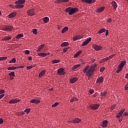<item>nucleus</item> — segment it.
Here are the masks:
<instances>
[{"mask_svg": "<svg viewBox=\"0 0 128 128\" xmlns=\"http://www.w3.org/2000/svg\"><path fill=\"white\" fill-rule=\"evenodd\" d=\"M24 2H26V0H18L16 2V4H24Z\"/></svg>", "mask_w": 128, "mask_h": 128, "instance_id": "19", "label": "nucleus"}, {"mask_svg": "<svg viewBox=\"0 0 128 128\" xmlns=\"http://www.w3.org/2000/svg\"><path fill=\"white\" fill-rule=\"evenodd\" d=\"M124 116H128V113L126 112H124L123 114Z\"/></svg>", "mask_w": 128, "mask_h": 128, "instance_id": "58", "label": "nucleus"}, {"mask_svg": "<svg viewBox=\"0 0 128 128\" xmlns=\"http://www.w3.org/2000/svg\"><path fill=\"white\" fill-rule=\"evenodd\" d=\"M80 36H75L73 38V40H74V41L78 40H80Z\"/></svg>", "mask_w": 128, "mask_h": 128, "instance_id": "35", "label": "nucleus"}, {"mask_svg": "<svg viewBox=\"0 0 128 128\" xmlns=\"http://www.w3.org/2000/svg\"><path fill=\"white\" fill-rule=\"evenodd\" d=\"M106 32V28H102L100 30L98 31V33L100 34H102V32Z\"/></svg>", "mask_w": 128, "mask_h": 128, "instance_id": "38", "label": "nucleus"}, {"mask_svg": "<svg viewBox=\"0 0 128 128\" xmlns=\"http://www.w3.org/2000/svg\"><path fill=\"white\" fill-rule=\"evenodd\" d=\"M9 6H10V8H16V6H14V5H12V4H10V5H9Z\"/></svg>", "mask_w": 128, "mask_h": 128, "instance_id": "55", "label": "nucleus"}, {"mask_svg": "<svg viewBox=\"0 0 128 128\" xmlns=\"http://www.w3.org/2000/svg\"><path fill=\"white\" fill-rule=\"evenodd\" d=\"M16 62V58H13L12 60H11L10 62V64H12V62Z\"/></svg>", "mask_w": 128, "mask_h": 128, "instance_id": "43", "label": "nucleus"}, {"mask_svg": "<svg viewBox=\"0 0 128 128\" xmlns=\"http://www.w3.org/2000/svg\"><path fill=\"white\" fill-rule=\"evenodd\" d=\"M125 111L126 109L122 110L120 113L117 114V115L116 116V118H120V116H122V114H124V112Z\"/></svg>", "mask_w": 128, "mask_h": 128, "instance_id": "8", "label": "nucleus"}, {"mask_svg": "<svg viewBox=\"0 0 128 128\" xmlns=\"http://www.w3.org/2000/svg\"><path fill=\"white\" fill-rule=\"evenodd\" d=\"M71 10H72V7H68V8H66V9L65 12H68V14H70V12Z\"/></svg>", "mask_w": 128, "mask_h": 128, "instance_id": "36", "label": "nucleus"}, {"mask_svg": "<svg viewBox=\"0 0 128 128\" xmlns=\"http://www.w3.org/2000/svg\"><path fill=\"white\" fill-rule=\"evenodd\" d=\"M104 82V76H100L96 80V82L98 84H102Z\"/></svg>", "mask_w": 128, "mask_h": 128, "instance_id": "14", "label": "nucleus"}, {"mask_svg": "<svg viewBox=\"0 0 128 128\" xmlns=\"http://www.w3.org/2000/svg\"><path fill=\"white\" fill-rule=\"evenodd\" d=\"M69 44L68 42H64L61 44V46H68Z\"/></svg>", "mask_w": 128, "mask_h": 128, "instance_id": "30", "label": "nucleus"}, {"mask_svg": "<svg viewBox=\"0 0 128 128\" xmlns=\"http://www.w3.org/2000/svg\"><path fill=\"white\" fill-rule=\"evenodd\" d=\"M8 60V57L6 56L0 57V62L1 60Z\"/></svg>", "mask_w": 128, "mask_h": 128, "instance_id": "42", "label": "nucleus"}, {"mask_svg": "<svg viewBox=\"0 0 128 128\" xmlns=\"http://www.w3.org/2000/svg\"><path fill=\"white\" fill-rule=\"evenodd\" d=\"M28 60H32V56H29L28 57Z\"/></svg>", "mask_w": 128, "mask_h": 128, "instance_id": "64", "label": "nucleus"}, {"mask_svg": "<svg viewBox=\"0 0 128 128\" xmlns=\"http://www.w3.org/2000/svg\"><path fill=\"white\" fill-rule=\"evenodd\" d=\"M82 50H79L74 55V58H78V56H80V54H82Z\"/></svg>", "mask_w": 128, "mask_h": 128, "instance_id": "27", "label": "nucleus"}, {"mask_svg": "<svg viewBox=\"0 0 128 128\" xmlns=\"http://www.w3.org/2000/svg\"><path fill=\"white\" fill-rule=\"evenodd\" d=\"M18 114V116L24 114V112H19Z\"/></svg>", "mask_w": 128, "mask_h": 128, "instance_id": "62", "label": "nucleus"}, {"mask_svg": "<svg viewBox=\"0 0 128 128\" xmlns=\"http://www.w3.org/2000/svg\"><path fill=\"white\" fill-rule=\"evenodd\" d=\"M80 64H78L77 65H74L72 68V70H76L78 68H80Z\"/></svg>", "mask_w": 128, "mask_h": 128, "instance_id": "25", "label": "nucleus"}, {"mask_svg": "<svg viewBox=\"0 0 128 128\" xmlns=\"http://www.w3.org/2000/svg\"><path fill=\"white\" fill-rule=\"evenodd\" d=\"M67 30H68V27L66 26L64 27L61 31L62 34H64L66 32H67Z\"/></svg>", "mask_w": 128, "mask_h": 128, "instance_id": "23", "label": "nucleus"}, {"mask_svg": "<svg viewBox=\"0 0 128 128\" xmlns=\"http://www.w3.org/2000/svg\"><path fill=\"white\" fill-rule=\"evenodd\" d=\"M98 108H100V104H92L90 106V108L92 110H98Z\"/></svg>", "mask_w": 128, "mask_h": 128, "instance_id": "5", "label": "nucleus"}, {"mask_svg": "<svg viewBox=\"0 0 128 128\" xmlns=\"http://www.w3.org/2000/svg\"><path fill=\"white\" fill-rule=\"evenodd\" d=\"M112 4L114 10H116V8H118V4H116V2L113 1L112 2Z\"/></svg>", "mask_w": 128, "mask_h": 128, "instance_id": "20", "label": "nucleus"}, {"mask_svg": "<svg viewBox=\"0 0 128 128\" xmlns=\"http://www.w3.org/2000/svg\"><path fill=\"white\" fill-rule=\"evenodd\" d=\"M106 62V58H104L102 59L100 62V64H102V62Z\"/></svg>", "mask_w": 128, "mask_h": 128, "instance_id": "47", "label": "nucleus"}, {"mask_svg": "<svg viewBox=\"0 0 128 128\" xmlns=\"http://www.w3.org/2000/svg\"><path fill=\"white\" fill-rule=\"evenodd\" d=\"M78 78H73L70 79V84H74V82H78Z\"/></svg>", "mask_w": 128, "mask_h": 128, "instance_id": "16", "label": "nucleus"}, {"mask_svg": "<svg viewBox=\"0 0 128 128\" xmlns=\"http://www.w3.org/2000/svg\"><path fill=\"white\" fill-rule=\"evenodd\" d=\"M20 102V100L18 99H12L9 102V104H16L17 102Z\"/></svg>", "mask_w": 128, "mask_h": 128, "instance_id": "15", "label": "nucleus"}, {"mask_svg": "<svg viewBox=\"0 0 128 128\" xmlns=\"http://www.w3.org/2000/svg\"><path fill=\"white\" fill-rule=\"evenodd\" d=\"M16 12H12L8 15V18H14L16 17Z\"/></svg>", "mask_w": 128, "mask_h": 128, "instance_id": "11", "label": "nucleus"}, {"mask_svg": "<svg viewBox=\"0 0 128 128\" xmlns=\"http://www.w3.org/2000/svg\"><path fill=\"white\" fill-rule=\"evenodd\" d=\"M16 70H18V68H24V66H16Z\"/></svg>", "mask_w": 128, "mask_h": 128, "instance_id": "49", "label": "nucleus"}, {"mask_svg": "<svg viewBox=\"0 0 128 128\" xmlns=\"http://www.w3.org/2000/svg\"><path fill=\"white\" fill-rule=\"evenodd\" d=\"M4 123V120H2V118H0V124H2Z\"/></svg>", "mask_w": 128, "mask_h": 128, "instance_id": "57", "label": "nucleus"}, {"mask_svg": "<svg viewBox=\"0 0 128 128\" xmlns=\"http://www.w3.org/2000/svg\"><path fill=\"white\" fill-rule=\"evenodd\" d=\"M48 20H50V18L48 17H44L43 18V21L45 24H47V22H48Z\"/></svg>", "mask_w": 128, "mask_h": 128, "instance_id": "26", "label": "nucleus"}, {"mask_svg": "<svg viewBox=\"0 0 128 128\" xmlns=\"http://www.w3.org/2000/svg\"><path fill=\"white\" fill-rule=\"evenodd\" d=\"M81 122H82V120H80V119L78 118H76L73 120V122H73V124H78Z\"/></svg>", "mask_w": 128, "mask_h": 128, "instance_id": "18", "label": "nucleus"}, {"mask_svg": "<svg viewBox=\"0 0 128 128\" xmlns=\"http://www.w3.org/2000/svg\"><path fill=\"white\" fill-rule=\"evenodd\" d=\"M106 36H108V30H106Z\"/></svg>", "mask_w": 128, "mask_h": 128, "instance_id": "59", "label": "nucleus"}, {"mask_svg": "<svg viewBox=\"0 0 128 128\" xmlns=\"http://www.w3.org/2000/svg\"><path fill=\"white\" fill-rule=\"evenodd\" d=\"M24 6V4H19L15 6V8H22Z\"/></svg>", "mask_w": 128, "mask_h": 128, "instance_id": "22", "label": "nucleus"}, {"mask_svg": "<svg viewBox=\"0 0 128 128\" xmlns=\"http://www.w3.org/2000/svg\"><path fill=\"white\" fill-rule=\"evenodd\" d=\"M27 14L28 16H34L35 13H34V9H31L27 11Z\"/></svg>", "mask_w": 128, "mask_h": 128, "instance_id": "6", "label": "nucleus"}, {"mask_svg": "<svg viewBox=\"0 0 128 128\" xmlns=\"http://www.w3.org/2000/svg\"><path fill=\"white\" fill-rule=\"evenodd\" d=\"M116 56V54H112V55H111V56H109L108 57H109V58L110 59V60H111V58H114V56Z\"/></svg>", "mask_w": 128, "mask_h": 128, "instance_id": "54", "label": "nucleus"}, {"mask_svg": "<svg viewBox=\"0 0 128 128\" xmlns=\"http://www.w3.org/2000/svg\"><path fill=\"white\" fill-rule=\"evenodd\" d=\"M14 27L10 26H6L2 28V30H4L5 32H12Z\"/></svg>", "mask_w": 128, "mask_h": 128, "instance_id": "3", "label": "nucleus"}, {"mask_svg": "<svg viewBox=\"0 0 128 128\" xmlns=\"http://www.w3.org/2000/svg\"><path fill=\"white\" fill-rule=\"evenodd\" d=\"M38 56H42L43 58H44L45 56H46V53H40L38 54Z\"/></svg>", "mask_w": 128, "mask_h": 128, "instance_id": "31", "label": "nucleus"}, {"mask_svg": "<svg viewBox=\"0 0 128 128\" xmlns=\"http://www.w3.org/2000/svg\"><path fill=\"white\" fill-rule=\"evenodd\" d=\"M7 70H16V66H11V67H8Z\"/></svg>", "mask_w": 128, "mask_h": 128, "instance_id": "29", "label": "nucleus"}, {"mask_svg": "<svg viewBox=\"0 0 128 128\" xmlns=\"http://www.w3.org/2000/svg\"><path fill=\"white\" fill-rule=\"evenodd\" d=\"M24 112H26L27 114H30V108H27V109H26V110H24Z\"/></svg>", "mask_w": 128, "mask_h": 128, "instance_id": "40", "label": "nucleus"}, {"mask_svg": "<svg viewBox=\"0 0 128 128\" xmlns=\"http://www.w3.org/2000/svg\"><path fill=\"white\" fill-rule=\"evenodd\" d=\"M93 48H94V50H102V46H98L96 44H94L93 46Z\"/></svg>", "mask_w": 128, "mask_h": 128, "instance_id": "7", "label": "nucleus"}, {"mask_svg": "<svg viewBox=\"0 0 128 128\" xmlns=\"http://www.w3.org/2000/svg\"><path fill=\"white\" fill-rule=\"evenodd\" d=\"M24 36V34H18V36H16V38H22Z\"/></svg>", "mask_w": 128, "mask_h": 128, "instance_id": "37", "label": "nucleus"}, {"mask_svg": "<svg viewBox=\"0 0 128 128\" xmlns=\"http://www.w3.org/2000/svg\"><path fill=\"white\" fill-rule=\"evenodd\" d=\"M104 70H106V68L102 67V68H100V72H102L104 71Z\"/></svg>", "mask_w": 128, "mask_h": 128, "instance_id": "51", "label": "nucleus"}, {"mask_svg": "<svg viewBox=\"0 0 128 128\" xmlns=\"http://www.w3.org/2000/svg\"><path fill=\"white\" fill-rule=\"evenodd\" d=\"M44 74H46V70H43L39 74V78H42Z\"/></svg>", "mask_w": 128, "mask_h": 128, "instance_id": "21", "label": "nucleus"}, {"mask_svg": "<svg viewBox=\"0 0 128 128\" xmlns=\"http://www.w3.org/2000/svg\"><path fill=\"white\" fill-rule=\"evenodd\" d=\"M92 40V38H89L87 39L86 40H85L82 44V46H86Z\"/></svg>", "mask_w": 128, "mask_h": 128, "instance_id": "9", "label": "nucleus"}, {"mask_svg": "<svg viewBox=\"0 0 128 128\" xmlns=\"http://www.w3.org/2000/svg\"><path fill=\"white\" fill-rule=\"evenodd\" d=\"M89 92L91 94H92L94 92V90L92 89H91L89 90Z\"/></svg>", "mask_w": 128, "mask_h": 128, "instance_id": "53", "label": "nucleus"}, {"mask_svg": "<svg viewBox=\"0 0 128 128\" xmlns=\"http://www.w3.org/2000/svg\"><path fill=\"white\" fill-rule=\"evenodd\" d=\"M86 4H92V0H86Z\"/></svg>", "mask_w": 128, "mask_h": 128, "instance_id": "50", "label": "nucleus"}, {"mask_svg": "<svg viewBox=\"0 0 128 128\" xmlns=\"http://www.w3.org/2000/svg\"><path fill=\"white\" fill-rule=\"evenodd\" d=\"M108 22H112V18H110L108 19Z\"/></svg>", "mask_w": 128, "mask_h": 128, "instance_id": "63", "label": "nucleus"}, {"mask_svg": "<svg viewBox=\"0 0 128 128\" xmlns=\"http://www.w3.org/2000/svg\"><path fill=\"white\" fill-rule=\"evenodd\" d=\"M107 92L106 91H104L103 92H102L100 94V96H104L106 95Z\"/></svg>", "mask_w": 128, "mask_h": 128, "instance_id": "39", "label": "nucleus"}, {"mask_svg": "<svg viewBox=\"0 0 128 128\" xmlns=\"http://www.w3.org/2000/svg\"><path fill=\"white\" fill-rule=\"evenodd\" d=\"M32 32L34 34H38V30L36 28L32 30Z\"/></svg>", "mask_w": 128, "mask_h": 128, "instance_id": "46", "label": "nucleus"}, {"mask_svg": "<svg viewBox=\"0 0 128 128\" xmlns=\"http://www.w3.org/2000/svg\"><path fill=\"white\" fill-rule=\"evenodd\" d=\"M4 94H2L0 95V100H2V98H4Z\"/></svg>", "mask_w": 128, "mask_h": 128, "instance_id": "60", "label": "nucleus"}, {"mask_svg": "<svg viewBox=\"0 0 128 128\" xmlns=\"http://www.w3.org/2000/svg\"><path fill=\"white\" fill-rule=\"evenodd\" d=\"M44 44H42V45H40V46H39L37 50V52H40V50H42V48H44Z\"/></svg>", "mask_w": 128, "mask_h": 128, "instance_id": "24", "label": "nucleus"}, {"mask_svg": "<svg viewBox=\"0 0 128 128\" xmlns=\"http://www.w3.org/2000/svg\"><path fill=\"white\" fill-rule=\"evenodd\" d=\"M78 12V8H71L70 12H69L68 14L72 16V14H76V12Z\"/></svg>", "mask_w": 128, "mask_h": 128, "instance_id": "4", "label": "nucleus"}, {"mask_svg": "<svg viewBox=\"0 0 128 128\" xmlns=\"http://www.w3.org/2000/svg\"><path fill=\"white\" fill-rule=\"evenodd\" d=\"M12 40V37L10 36H7L6 38H4L2 39V40Z\"/></svg>", "mask_w": 128, "mask_h": 128, "instance_id": "34", "label": "nucleus"}, {"mask_svg": "<svg viewBox=\"0 0 128 128\" xmlns=\"http://www.w3.org/2000/svg\"><path fill=\"white\" fill-rule=\"evenodd\" d=\"M116 104H114L113 106H112L110 108V110H114L116 108Z\"/></svg>", "mask_w": 128, "mask_h": 128, "instance_id": "44", "label": "nucleus"}, {"mask_svg": "<svg viewBox=\"0 0 128 128\" xmlns=\"http://www.w3.org/2000/svg\"><path fill=\"white\" fill-rule=\"evenodd\" d=\"M60 62V60H52V64H58Z\"/></svg>", "mask_w": 128, "mask_h": 128, "instance_id": "33", "label": "nucleus"}, {"mask_svg": "<svg viewBox=\"0 0 128 128\" xmlns=\"http://www.w3.org/2000/svg\"><path fill=\"white\" fill-rule=\"evenodd\" d=\"M126 60H123L120 62V64L118 65V69L116 70V74H120V71L122 70V68H124V66H126Z\"/></svg>", "mask_w": 128, "mask_h": 128, "instance_id": "2", "label": "nucleus"}, {"mask_svg": "<svg viewBox=\"0 0 128 128\" xmlns=\"http://www.w3.org/2000/svg\"><path fill=\"white\" fill-rule=\"evenodd\" d=\"M8 76L10 77L16 76V74H14V72H12L8 74Z\"/></svg>", "mask_w": 128, "mask_h": 128, "instance_id": "32", "label": "nucleus"}, {"mask_svg": "<svg viewBox=\"0 0 128 128\" xmlns=\"http://www.w3.org/2000/svg\"><path fill=\"white\" fill-rule=\"evenodd\" d=\"M96 64L94 63L91 66L90 68V66H86L83 70V72L86 74V76L90 78V76H92L94 72V70H96Z\"/></svg>", "mask_w": 128, "mask_h": 128, "instance_id": "1", "label": "nucleus"}, {"mask_svg": "<svg viewBox=\"0 0 128 128\" xmlns=\"http://www.w3.org/2000/svg\"><path fill=\"white\" fill-rule=\"evenodd\" d=\"M4 90H0V94H4Z\"/></svg>", "mask_w": 128, "mask_h": 128, "instance_id": "61", "label": "nucleus"}, {"mask_svg": "<svg viewBox=\"0 0 128 128\" xmlns=\"http://www.w3.org/2000/svg\"><path fill=\"white\" fill-rule=\"evenodd\" d=\"M104 6H102L98 8L96 12H104Z\"/></svg>", "mask_w": 128, "mask_h": 128, "instance_id": "17", "label": "nucleus"}, {"mask_svg": "<svg viewBox=\"0 0 128 128\" xmlns=\"http://www.w3.org/2000/svg\"><path fill=\"white\" fill-rule=\"evenodd\" d=\"M76 100H78V98H72L70 100V102H76Z\"/></svg>", "mask_w": 128, "mask_h": 128, "instance_id": "41", "label": "nucleus"}, {"mask_svg": "<svg viewBox=\"0 0 128 128\" xmlns=\"http://www.w3.org/2000/svg\"><path fill=\"white\" fill-rule=\"evenodd\" d=\"M60 2H62V0H56V4H60Z\"/></svg>", "mask_w": 128, "mask_h": 128, "instance_id": "52", "label": "nucleus"}, {"mask_svg": "<svg viewBox=\"0 0 128 128\" xmlns=\"http://www.w3.org/2000/svg\"><path fill=\"white\" fill-rule=\"evenodd\" d=\"M36 66V64H33V65H32V66H26V68L27 70H32V68H34Z\"/></svg>", "mask_w": 128, "mask_h": 128, "instance_id": "28", "label": "nucleus"}, {"mask_svg": "<svg viewBox=\"0 0 128 128\" xmlns=\"http://www.w3.org/2000/svg\"><path fill=\"white\" fill-rule=\"evenodd\" d=\"M25 54H30V50H25Z\"/></svg>", "mask_w": 128, "mask_h": 128, "instance_id": "56", "label": "nucleus"}, {"mask_svg": "<svg viewBox=\"0 0 128 128\" xmlns=\"http://www.w3.org/2000/svg\"><path fill=\"white\" fill-rule=\"evenodd\" d=\"M58 74H65L66 72H64V68H60L58 70Z\"/></svg>", "mask_w": 128, "mask_h": 128, "instance_id": "13", "label": "nucleus"}, {"mask_svg": "<svg viewBox=\"0 0 128 128\" xmlns=\"http://www.w3.org/2000/svg\"><path fill=\"white\" fill-rule=\"evenodd\" d=\"M102 122V124L101 126L102 128H106V126H108V120H104Z\"/></svg>", "mask_w": 128, "mask_h": 128, "instance_id": "12", "label": "nucleus"}, {"mask_svg": "<svg viewBox=\"0 0 128 128\" xmlns=\"http://www.w3.org/2000/svg\"><path fill=\"white\" fill-rule=\"evenodd\" d=\"M30 102L31 104H38L40 102V100L34 99L30 100Z\"/></svg>", "mask_w": 128, "mask_h": 128, "instance_id": "10", "label": "nucleus"}, {"mask_svg": "<svg viewBox=\"0 0 128 128\" xmlns=\"http://www.w3.org/2000/svg\"><path fill=\"white\" fill-rule=\"evenodd\" d=\"M58 106V102H56L54 103V104L52 105V108H56V106Z\"/></svg>", "mask_w": 128, "mask_h": 128, "instance_id": "45", "label": "nucleus"}, {"mask_svg": "<svg viewBox=\"0 0 128 128\" xmlns=\"http://www.w3.org/2000/svg\"><path fill=\"white\" fill-rule=\"evenodd\" d=\"M68 48H70V47L64 48V49L63 50V52H64V53L66 52H68Z\"/></svg>", "mask_w": 128, "mask_h": 128, "instance_id": "48", "label": "nucleus"}]
</instances>
